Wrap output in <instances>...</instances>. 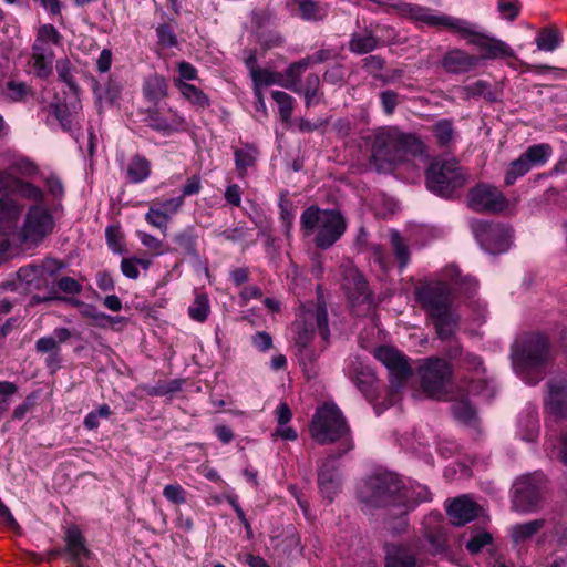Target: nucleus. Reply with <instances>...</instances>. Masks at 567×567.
Here are the masks:
<instances>
[{
	"label": "nucleus",
	"mask_w": 567,
	"mask_h": 567,
	"mask_svg": "<svg viewBox=\"0 0 567 567\" xmlns=\"http://www.w3.org/2000/svg\"><path fill=\"white\" fill-rule=\"evenodd\" d=\"M59 79L64 82L71 91L78 93L79 87L72 75V63L69 59H60L55 64Z\"/></svg>",
	"instance_id": "obj_52"
},
{
	"label": "nucleus",
	"mask_w": 567,
	"mask_h": 567,
	"mask_svg": "<svg viewBox=\"0 0 567 567\" xmlns=\"http://www.w3.org/2000/svg\"><path fill=\"white\" fill-rule=\"evenodd\" d=\"M54 52L51 48L32 45L31 65L35 76L47 79L52 74Z\"/></svg>",
	"instance_id": "obj_27"
},
{
	"label": "nucleus",
	"mask_w": 567,
	"mask_h": 567,
	"mask_svg": "<svg viewBox=\"0 0 567 567\" xmlns=\"http://www.w3.org/2000/svg\"><path fill=\"white\" fill-rule=\"evenodd\" d=\"M423 392L431 399L446 400V385L453 377L452 365L444 359L433 357L425 359L417 369Z\"/></svg>",
	"instance_id": "obj_8"
},
{
	"label": "nucleus",
	"mask_w": 567,
	"mask_h": 567,
	"mask_svg": "<svg viewBox=\"0 0 567 567\" xmlns=\"http://www.w3.org/2000/svg\"><path fill=\"white\" fill-rule=\"evenodd\" d=\"M480 507L467 495L454 498L446 508L451 522L455 526H464L474 520L478 515Z\"/></svg>",
	"instance_id": "obj_22"
},
{
	"label": "nucleus",
	"mask_w": 567,
	"mask_h": 567,
	"mask_svg": "<svg viewBox=\"0 0 567 567\" xmlns=\"http://www.w3.org/2000/svg\"><path fill=\"white\" fill-rule=\"evenodd\" d=\"M22 212V204L9 196L0 197V229L16 233V224Z\"/></svg>",
	"instance_id": "obj_28"
},
{
	"label": "nucleus",
	"mask_w": 567,
	"mask_h": 567,
	"mask_svg": "<svg viewBox=\"0 0 567 567\" xmlns=\"http://www.w3.org/2000/svg\"><path fill=\"white\" fill-rule=\"evenodd\" d=\"M385 66V60L380 55H369L362 60V68L371 74L373 78L381 80L383 83H388L392 78L381 75L379 72Z\"/></svg>",
	"instance_id": "obj_48"
},
{
	"label": "nucleus",
	"mask_w": 567,
	"mask_h": 567,
	"mask_svg": "<svg viewBox=\"0 0 567 567\" xmlns=\"http://www.w3.org/2000/svg\"><path fill=\"white\" fill-rule=\"evenodd\" d=\"M307 69V61H303V59L289 64L287 69L281 72L284 74L281 86L297 94H301L300 79Z\"/></svg>",
	"instance_id": "obj_32"
},
{
	"label": "nucleus",
	"mask_w": 567,
	"mask_h": 567,
	"mask_svg": "<svg viewBox=\"0 0 567 567\" xmlns=\"http://www.w3.org/2000/svg\"><path fill=\"white\" fill-rule=\"evenodd\" d=\"M61 39V34L58 32L54 25L44 24L39 29L33 45H39L41 48H50V42L58 45L60 44Z\"/></svg>",
	"instance_id": "obj_45"
},
{
	"label": "nucleus",
	"mask_w": 567,
	"mask_h": 567,
	"mask_svg": "<svg viewBox=\"0 0 567 567\" xmlns=\"http://www.w3.org/2000/svg\"><path fill=\"white\" fill-rule=\"evenodd\" d=\"M546 409L556 419L567 417V383L550 382L548 384V396Z\"/></svg>",
	"instance_id": "obj_26"
},
{
	"label": "nucleus",
	"mask_w": 567,
	"mask_h": 567,
	"mask_svg": "<svg viewBox=\"0 0 567 567\" xmlns=\"http://www.w3.org/2000/svg\"><path fill=\"white\" fill-rule=\"evenodd\" d=\"M176 86L181 91L182 95L193 105L199 109H206L209 106L210 103L208 96L197 86L182 80L176 81Z\"/></svg>",
	"instance_id": "obj_38"
},
{
	"label": "nucleus",
	"mask_w": 567,
	"mask_h": 567,
	"mask_svg": "<svg viewBox=\"0 0 567 567\" xmlns=\"http://www.w3.org/2000/svg\"><path fill=\"white\" fill-rule=\"evenodd\" d=\"M143 94L153 105L161 104L159 101L167 96L165 78L157 74L148 76L143 85Z\"/></svg>",
	"instance_id": "obj_33"
},
{
	"label": "nucleus",
	"mask_w": 567,
	"mask_h": 567,
	"mask_svg": "<svg viewBox=\"0 0 567 567\" xmlns=\"http://www.w3.org/2000/svg\"><path fill=\"white\" fill-rule=\"evenodd\" d=\"M471 228L476 240L486 252L498 255L508 250L513 237L511 227L476 220L472 223Z\"/></svg>",
	"instance_id": "obj_13"
},
{
	"label": "nucleus",
	"mask_w": 567,
	"mask_h": 567,
	"mask_svg": "<svg viewBox=\"0 0 567 567\" xmlns=\"http://www.w3.org/2000/svg\"><path fill=\"white\" fill-rule=\"evenodd\" d=\"M468 175L455 158H434L425 171L430 192L450 199L467 183Z\"/></svg>",
	"instance_id": "obj_5"
},
{
	"label": "nucleus",
	"mask_w": 567,
	"mask_h": 567,
	"mask_svg": "<svg viewBox=\"0 0 567 567\" xmlns=\"http://www.w3.org/2000/svg\"><path fill=\"white\" fill-rule=\"evenodd\" d=\"M391 245L399 260L400 268H405L410 261V251L400 233L396 230L391 231Z\"/></svg>",
	"instance_id": "obj_49"
},
{
	"label": "nucleus",
	"mask_w": 567,
	"mask_h": 567,
	"mask_svg": "<svg viewBox=\"0 0 567 567\" xmlns=\"http://www.w3.org/2000/svg\"><path fill=\"white\" fill-rule=\"evenodd\" d=\"M271 96L278 104L279 114L282 122H288L293 111V97L284 91H272Z\"/></svg>",
	"instance_id": "obj_46"
},
{
	"label": "nucleus",
	"mask_w": 567,
	"mask_h": 567,
	"mask_svg": "<svg viewBox=\"0 0 567 567\" xmlns=\"http://www.w3.org/2000/svg\"><path fill=\"white\" fill-rule=\"evenodd\" d=\"M234 155L238 176L244 178L248 168L255 166L258 156V150L252 145H246L243 148L235 150Z\"/></svg>",
	"instance_id": "obj_36"
},
{
	"label": "nucleus",
	"mask_w": 567,
	"mask_h": 567,
	"mask_svg": "<svg viewBox=\"0 0 567 567\" xmlns=\"http://www.w3.org/2000/svg\"><path fill=\"white\" fill-rule=\"evenodd\" d=\"M145 220L152 226L162 229L163 233L165 234V231L167 230V223L169 219H167V214L164 213V210L153 205L146 213Z\"/></svg>",
	"instance_id": "obj_57"
},
{
	"label": "nucleus",
	"mask_w": 567,
	"mask_h": 567,
	"mask_svg": "<svg viewBox=\"0 0 567 567\" xmlns=\"http://www.w3.org/2000/svg\"><path fill=\"white\" fill-rule=\"evenodd\" d=\"M53 115L60 122L61 127L69 132L73 125V117L65 104H54L52 106Z\"/></svg>",
	"instance_id": "obj_59"
},
{
	"label": "nucleus",
	"mask_w": 567,
	"mask_h": 567,
	"mask_svg": "<svg viewBox=\"0 0 567 567\" xmlns=\"http://www.w3.org/2000/svg\"><path fill=\"white\" fill-rule=\"evenodd\" d=\"M6 94L12 101H22L31 94V90L24 82L11 80L6 84Z\"/></svg>",
	"instance_id": "obj_53"
},
{
	"label": "nucleus",
	"mask_w": 567,
	"mask_h": 567,
	"mask_svg": "<svg viewBox=\"0 0 567 567\" xmlns=\"http://www.w3.org/2000/svg\"><path fill=\"white\" fill-rule=\"evenodd\" d=\"M535 42L538 50L553 52L561 43V33L555 28H544L538 32Z\"/></svg>",
	"instance_id": "obj_40"
},
{
	"label": "nucleus",
	"mask_w": 567,
	"mask_h": 567,
	"mask_svg": "<svg viewBox=\"0 0 567 567\" xmlns=\"http://www.w3.org/2000/svg\"><path fill=\"white\" fill-rule=\"evenodd\" d=\"M126 174L131 183L144 182L151 174L150 161L143 155L135 154L127 165Z\"/></svg>",
	"instance_id": "obj_35"
},
{
	"label": "nucleus",
	"mask_w": 567,
	"mask_h": 567,
	"mask_svg": "<svg viewBox=\"0 0 567 567\" xmlns=\"http://www.w3.org/2000/svg\"><path fill=\"white\" fill-rule=\"evenodd\" d=\"M492 542V535L487 532H482L474 535L467 543L466 549L471 554H478L484 546Z\"/></svg>",
	"instance_id": "obj_62"
},
{
	"label": "nucleus",
	"mask_w": 567,
	"mask_h": 567,
	"mask_svg": "<svg viewBox=\"0 0 567 567\" xmlns=\"http://www.w3.org/2000/svg\"><path fill=\"white\" fill-rule=\"evenodd\" d=\"M342 287L355 316H364L373 307V297L364 276L354 266L343 269Z\"/></svg>",
	"instance_id": "obj_12"
},
{
	"label": "nucleus",
	"mask_w": 567,
	"mask_h": 567,
	"mask_svg": "<svg viewBox=\"0 0 567 567\" xmlns=\"http://www.w3.org/2000/svg\"><path fill=\"white\" fill-rule=\"evenodd\" d=\"M374 357L388 369L392 388H400L412 375L408 358L395 348L381 346Z\"/></svg>",
	"instance_id": "obj_18"
},
{
	"label": "nucleus",
	"mask_w": 567,
	"mask_h": 567,
	"mask_svg": "<svg viewBox=\"0 0 567 567\" xmlns=\"http://www.w3.org/2000/svg\"><path fill=\"white\" fill-rule=\"evenodd\" d=\"M384 567H425L424 555L413 543H386Z\"/></svg>",
	"instance_id": "obj_21"
},
{
	"label": "nucleus",
	"mask_w": 567,
	"mask_h": 567,
	"mask_svg": "<svg viewBox=\"0 0 567 567\" xmlns=\"http://www.w3.org/2000/svg\"><path fill=\"white\" fill-rule=\"evenodd\" d=\"M381 3H385L392 8H394L398 13H400L402 17L410 18L414 21L423 22L431 27H444L452 31L455 21L457 18L446 14L436 16L433 14L431 9L419 6V4H412L408 2H403L400 0H384Z\"/></svg>",
	"instance_id": "obj_19"
},
{
	"label": "nucleus",
	"mask_w": 567,
	"mask_h": 567,
	"mask_svg": "<svg viewBox=\"0 0 567 567\" xmlns=\"http://www.w3.org/2000/svg\"><path fill=\"white\" fill-rule=\"evenodd\" d=\"M545 488L546 480L540 473L519 476L513 485V507L524 513L533 512L539 506Z\"/></svg>",
	"instance_id": "obj_11"
},
{
	"label": "nucleus",
	"mask_w": 567,
	"mask_h": 567,
	"mask_svg": "<svg viewBox=\"0 0 567 567\" xmlns=\"http://www.w3.org/2000/svg\"><path fill=\"white\" fill-rule=\"evenodd\" d=\"M53 218L49 210L39 205H32L18 237L22 244H38L53 230Z\"/></svg>",
	"instance_id": "obj_16"
},
{
	"label": "nucleus",
	"mask_w": 567,
	"mask_h": 567,
	"mask_svg": "<svg viewBox=\"0 0 567 567\" xmlns=\"http://www.w3.org/2000/svg\"><path fill=\"white\" fill-rule=\"evenodd\" d=\"M143 114L146 125L163 135H171L184 124V118L177 111L166 104L151 105L143 111Z\"/></svg>",
	"instance_id": "obj_20"
},
{
	"label": "nucleus",
	"mask_w": 567,
	"mask_h": 567,
	"mask_svg": "<svg viewBox=\"0 0 567 567\" xmlns=\"http://www.w3.org/2000/svg\"><path fill=\"white\" fill-rule=\"evenodd\" d=\"M302 19L308 21L323 20L328 14V8L324 4L313 0H296Z\"/></svg>",
	"instance_id": "obj_39"
},
{
	"label": "nucleus",
	"mask_w": 567,
	"mask_h": 567,
	"mask_svg": "<svg viewBox=\"0 0 567 567\" xmlns=\"http://www.w3.org/2000/svg\"><path fill=\"white\" fill-rule=\"evenodd\" d=\"M300 225L306 236L317 230L313 241L323 250L332 247L347 229L346 218L340 210L320 209L317 206H310L303 210Z\"/></svg>",
	"instance_id": "obj_4"
},
{
	"label": "nucleus",
	"mask_w": 567,
	"mask_h": 567,
	"mask_svg": "<svg viewBox=\"0 0 567 567\" xmlns=\"http://www.w3.org/2000/svg\"><path fill=\"white\" fill-rule=\"evenodd\" d=\"M497 8L503 18L513 21L519 13L520 4L517 0H498Z\"/></svg>",
	"instance_id": "obj_61"
},
{
	"label": "nucleus",
	"mask_w": 567,
	"mask_h": 567,
	"mask_svg": "<svg viewBox=\"0 0 567 567\" xmlns=\"http://www.w3.org/2000/svg\"><path fill=\"white\" fill-rule=\"evenodd\" d=\"M424 537L432 546L434 554L443 553L446 550V525L439 522H427L425 525Z\"/></svg>",
	"instance_id": "obj_34"
},
{
	"label": "nucleus",
	"mask_w": 567,
	"mask_h": 567,
	"mask_svg": "<svg viewBox=\"0 0 567 567\" xmlns=\"http://www.w3.org/2000/svg\"><path fill=\"white\" fill-rule=\"evenodd\" d=\"M53 275L55 269H51L47 266H27L22 267L18 271V277L25 284L27 289H40L41 287H48L45 272Z\"/></svg>",
	"instance_id": "obj_29"
},
{
	"label": "nucleus",
	"mask_w": 567,
	"mask_h": 567,
	"mask_svg": "<svg viewBox=\"0 0 567 567\" xmlns=\"http://www.w3.org/2000/svg\"><path fill=\"white\" fill-rule=\"evenodd\" d=\"M55 300H58V301H68L72 306L81 307V308H83L84 305H85L81 300H78V299H74V298H63V297L59 296L56 289H54V286H50L48 288L47 293L43 295V296L33 295L31 297V299H30V303L32 306H35V305H40V303H43V302L55 301Z\"/></svg>",
	"instance_id": "obj_50"
},
{
	"label": "nucleus",
	"mask_w": 567,
	"mask_h": 567,
	"mask_svg": "<svg viewBox=\"0 0 567 567\" xmlns=\"http://www.w3.org/2000/svg\"><path fill=\"white\" fill-rule=\"evenodd\" d=\"M544 519H534L512 526L511 538L515 546H520L529 542L543 527Z\"/></svg>",
	"instance_id": "obj_31"
},
{
	"label": "nucleus",
	"mask_w": 567,
	"mask_h": 567,
	"mask_svg": "<svg viewBox=\"0 0 567 567\" xmlns=\"http://www.w3.org/2000/svg\"><path fill=\"white\" fill-rule=\"evenodd\" d=\"M163 495L173 504L179 505L186 502L185 491L178 484H168L164 487Z\"/></svg>",
	"instance_id": "obj_63"
},
{
	"label": "nucleus",
	"mask_w": 567,
	"mask_h": 567,
	"mask_svg": "<svg viewBox=\"0 0 567 567\" xmlns=\"http://www.w3.org/2000/svg\"><path fill=\"white\" fill-rule=\"evenodd\" d=\"M467 96H484L488 101H494V93L489 89V84L485 81L478 80L464 87Z\"/></svg>",
	"instance_id": "obj_58"
},
{
	"label": "nucleus",
	"mask_w": 567,
	"mask_h": 567,
	"mask_svg": "<svg viewBox=\"0 0 567 567\" xmlns=\"http://www.w3.org/2000/svg\"><path fill=\"white\" fill-rule=\"evenodd\" d=\"M550 361L549 343L543 334L527 336L512 347L513 367L528 384H537L545 378Z\"/></svg>",
	"instance_id": "obj_2"
},
{
	"label": "nucleus",
	"mask_w": 567,
	"mask_h": 567,
	"mask_svg": "<svg viewBox=\"0 0 567 567\" xmlns=\"http://www.w3.org/2000/svg\"><path fill=\"white\" fill-rule=\"evenodd\" d=\"M196 235L192 228L185 229L178 234H176L173 238L176 244L177 251H181L185 255L198 257V252L196 249Z\"/></svg>",
	"instance_id": "obj_42"
},
{
	"label": "nucleus",
	"mask_w": 567,
	"mask_h": 567,
	"mask_svg": "<svg viewBox=\"0 0 567 567\" xmlns=\"http://www.w3.org/2000/svg\"><path fill=\"white\" fill-rule=\"evenodd\" d=\"M424 151L425 145L419 136L390 126L381 128L374 134L371 161L378 169H382L384 164H396L409 155H421Z\"/></svg>",
	"instance_id": "obj_3"
},
{
	"label": "nucleus",
	"mask_w": 567,
	"mask_h": 567,
	"mask_svg": "<svg viewBox=\"0 0 567 567\" xmlns=\"http://www.w3.org/2000/svg\"><path fill=\"white\" fill-rule=\"evenodd\" d=\"M311 342L312 338H308L307 334L295 336L298 361L308 378L317 375L316 363L320 355L319 352L311 348Z\"/></svg>",
	"instance_id": "obj_25"
},
{
	"label": "nucleus",
	"mask_w": 567,
	"mask_h": 567,
	"mask_svg": "<svg viewBox=\"0 0 567 567\" xmlns=\"http://www.w3.org/2000/svg\"><path fill=\"white\" fill-rule=\"evenodd\" d=\"M553 154V147L547 143L528 146L518 158L512 161L506 169L504 184L512 186L525 176L533 167L543 166Z\"/></svg>",
	"instance_id": "obj_14"
},
{
	"label": "nucleus",
	"mask_w": 567,
	"mask_h": 567,
	"mask_svg": "<svg viewBox=\"0 0 567 567\" xmlns=\"http://www.w3.org/2000/svg\"><path fill=\"white\" fill-rule=\"evenodd\" d=\"M480 59L461 49L449 50L443 59L442 66L449 73H465L477 66Z\"/></svg>",
	"instance_id": "obj_24"
},
{
	"label": "nucleus",
	"mask_w": 567,
	"mask_h": 567,
	"mask_svg": "<svg viewBox=\"0 0 567 567\" xmlns=\"http://www.w3.org/2000/svg\"><path fill=\"white\" fill-rule=\"evenodd\" d=\"M14 190L22 198L37 204L42 203L44 199V193L40 187L23 179H14Z\"/></svg>",
	"instance_id": "obj_44"
},
{
	"label": "nucleus",
	"mask_w": 567,
	"mask_h": 567,
	"mask_svg": "<svg viewBox=\"0 0 567 567\" xmlns=\"http://www.w3.org/2000/svg\"><path fill=\"white\" fill-rule=\"evenodd\" d=\"M284 74L281 72H274L268 69H260L257 73L256 79H252L255 87H260L261 85H272L277 84L281 86V80Z\"/></svg>",
	"instance_id": "obj_54"
},
{
	"label": "nucleus",
	"mask_w": 567,
	"mask_h": 567,
	"mask_svg": "<svg viewBox=\"0 0 567 567\" xmlns=\"http://www.w3.org/2000/svg\"><path fill=\"white\" fill-rule=\"evenodd\" d=\"M52 286L70 295H78L82 291L81 284L78 282L74 278L68 276L60 278Z\"/></svg>",
	"instance_id": "obj_64"
},
{
	"label": "nucleus",
	"mask_w": 567,
	"mask_h": 567,
	"mask_svg": "<svg viewBox=\"0 0 567 567\" xmlns=\"http://www.w3.org/2000/svg\"><path fill=\"white\" fill-rule=\"evenodd\" d=\"M310 434L321 445L341 441V447H344L347 441L352 442L346 419L333 404H323L316 411Z\"/></svg>",
	"instance_id": "obj_6"
},
{
	"label": "nucleus",
	"mask_w": 567,
	"mask_h": 567,
	"mask_svg": "<svg viewBox=\"0 0 567 567\" xmlns=\"http://www.w3.org/2000/svg\"><path fill=\"white\" fill-rule=\"evenodd\" d=\"M415 299L427 313L439 338H447L458 328L460 318L452 309L453 291L449 284L435 281L415 290Z\"/></svg>",
	"instance_id": "obj_1"
},
{
	"label": "nucleus",
	"mask_w": 567,
	"mask_h": 567,
	"mask_svg": "<svg viewBox=\"0 0 567 567\" xmlns=\"http://www.w3.org/2000/svg\"><path fill=\"white\" fill-rule=\"evenodd\" d=\"M318 484L322 495L329 501H332L339 492L340 484L338 478L318 474Z\"/></svg>",
	"instance_id": "obj_55"
},
{
	"label": "nucleus",
	"mask_w": 567,
	"mask_h": 567,
	"mask_svg": "<svg viewBox=\"0 0 567 567\" xmlns=\"http://www.w3.org/2000/svg\"><path fill=\"white\" fill-rule=\"evenodd\" d=\"M156 33H157L159 44L167 47V48H172L177 44V39L175 35L174 29L169 24H167V23L159 24L156 28Z\"/></svg>",
	"instance_id": "obj_60"
},
{
	"label": "nucleus",
	"mask_w": 567,
	"mask_h": 567,
	"mask_svg": "<svg viewBox=\"0 0 567 567\" xmlns=\"http://www.w3.org/2000/svg\"><path fill=\"white\" fill-rule=\"evenodd\" d=\"M369 493L362 495L364 503L373 507H388L389 522H396L395 512L400 509L401 480L396 474L377 475L367 484Z\"/></svg>",
	"instance_id": "obj_7"
},
{
	"label": "nucleus",
	"mask_w": 567,
	"mask_h": 567,
	"mask_svg": "<svg viewBox=\"0 0 567 567\" xmlns=\"http://www.w3.org/2000/svg\"><path fill=\"white\" fill-rule=\"evenodd\" d=\"M452 31L482 50L484 59L515 58L514 51L504 41L477 31L476 25L467 20L457 18Z\"/></svg>",
	"instance_id": "obj_9"
},
{
	"label": "nucleus",
	"mask_w": 567,
	"mask_h": 567,
	"mask_svg": "<svg viewBox=\"0 0 567 567\" xmlns=\"http://www.w3.org/2000/svg\"><path fill=\"white\" fill-rule=\"evenodd\" d=\"M293 327L296 336L307 334L308 338L313 339L315 332L318 330L322 340L328 342L330 338V330L324 301L318 299L317 302H307L300 306Z\"/></svg>",
	"instance_id": "obj_10"
},
{
	"label": "nucleus",
	"mask_w": 567,
	"mask_h": 567,
	"mask_svg": "<svg viewBox=\"0 0 567 567\" xmlns=\"http://www.w3.org/2000/svg\"><path fill=\"white\" fill-rule=\"evenodd\" d=\"M431 499V493L424 485L412 483L409 486L401 483L400 509L395 512L396 522L389 523V529L393 534H400L408 526L406 515L419 504Z\"/></svg>",
	"instance_id": "obj_17"
},
{
	"label": "nucleus",
	"mask_w": 567,
	"mask_h": 567,
	"mask_svg": "<svg viewBox=\"0 0 567 567\" xmlns=\"http://www.w3.org/2000/svg\"><path fill=\"white\" fill-rule=\"evenodd\" d=\"M467 206L477 213L499 214L507 209L509 202L494 185L481 183L466 195Z\"/></svg>",
	"instance_id": "obj_15"
},
{
	"label": "nucleus",
	"mask_w": 567,
	"mask_h": 567,
	"mask_svg": "<svg viewBox=\"0 0 567 567\" xmlns=\"http://www.w3.org/2000/svg\"><path fill=\"white\" fill-rule=\"evenodd\" d=\"M209 301L206 295H197L193 305L188 309L190 318L198 322H204L209 313Z\"/></svg>",
	"instance_id": "obj_51"
},
{
	"label": "nucleus",
	"mask_w": 567,
	"mask_h": 567,
	"mask_svg": "<svg viewBox=\"0 0 567 567\" xmlns=\"http://www.w3.org/2000/svg\"><path fill=\"white\" fill-rule=\"evenodd\" d=\"M432 132L441 147H449L454 140L455 132L451 120H440L432 126Z\"/></svg>",
	"instance_id": "obj_43"
},
{
	"label": "nucleus",
	"mask_w": 567,
	"mask_h": 567,
	"mask_svg": "<svg viewBox=\"0 0 567 567\" xmlns=\"http://www.w3.org/2000/svg\"><path fill=\"white\" fill-rule=\"evenodd\" d=\"M455 419L463 423H471L475 417V410L467 401H458L452 405Z\"/></svg>",
	"instance_id": "obj_56"
},
{
	"label": "nucleus",
	"mask_w": 567,
	"mask_h": 567,
	"mask_svg": "<svg viewBox=\"0 0 567 567\" xmlns=\"http://www.w3.org/2000/svg\"><path fill=\"white\" fill-rule=\"evenodd\" d=\"M94 94L101 103L105 102L109 104H113L117 101V99L121 95V86L117 83L110 80L104 87L100 84L95 85Z\"/></svg>",
	"instance_id": "obj_47"
},
{
	"label": "nucleus",
	"mask_w": 567,
	"mask_h": 567,
	"mask_svg": "<svg viewBox=\"0 0 567 567\" xmlns=\"http://www.w3.org/2000/svg\"><path fill=\"white\" fill-rule=\"evenodd\" d=\"M301 93L305 96L306 107L316 105L321 101L323 93L320 91V78L318 74L310 73L307 75L305 83L301 85Z\"/></svg>",
	"instance_id": "obj_37"
},
{
	"label": "nucleus",
	"mask_w": 567,
	"mask_h": 567,
	"mask_svg": "<svg viewBox=\"0 0 567 567\" xmlns=\"http://www.w3.org/2000/svg\"><path fill=\"white\" fill-rule=\"evenodd\" d=\"M64 540V551L69 555V559L79 567H82V561L91 557V551L86 547V542L81 530L76 526L68 528Z\"/></svg>",
	"instance_id": "obj_23"
},
{
	"label": "nucleus",
	"mask_w": 567,
	"mask_h": 567,
	"mask_svg": "<svg viewBox=\"0 0 567 567\" xmlns=\"http://www.w3.org/2000/svg\"><path fill=\"white\" fill-rule=\"evenodd\" d=\"M380 44V40L369 29L362 32H354L351 34L349 41V50L354 54H367L375 50Z\"/></svg>",
	"instance_id": "obj_30"
},
{
	"label": "nucleus",
	"mask_w": 567,
	"mask_h": 567,
	"mask_svg": "<svg viewBox=\"0 0 567 567\" xmlns=\"http://www.w3.org/2000/svg\"><path fill=\"white\" fill-rule=\"evenodd\" d=\"M352 442H346V446L338 449L336 453L329 454L322 462L318 474L324 476H331V478H338L339 458L352 449Z\"/></svg>",
	"instance_id": "obj_41"
}]
</instances>
